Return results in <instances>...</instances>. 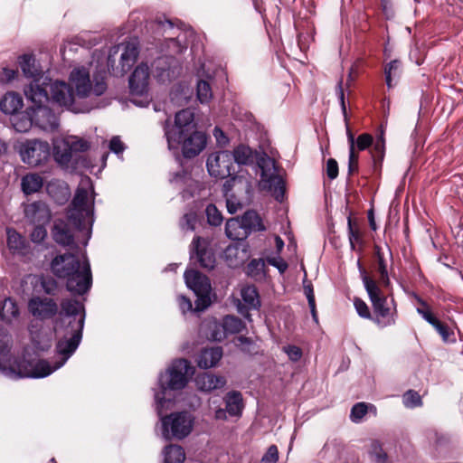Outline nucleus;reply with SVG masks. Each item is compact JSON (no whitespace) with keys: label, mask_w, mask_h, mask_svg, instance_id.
<instances>
[{"label":"nucleus","mask_w":463,"mask_h":463,"mask_svg":"<svg viewBox=\"0 0 463 463\" xmlns=\"http://www.w3.org/2000/svg\"><path fill=\"white\" fill-rule=\"evenodd\" d=\"M21 185L25 194H32L41 190L43 180L37 174H29L22 178Z\"/></svg>","instance_id":"38"},{"label":"nucleus","mask_w":463,"mask_h":463,"mask_svg":"<svg viewBox=\"0 0 463 463\" xmlns=\"http://www.w3.org/2000/svg\"><path fill=\"white\" fill-rule=\"evenodd\" d=\"M279 460V450L276 445L269 447L267 452L261 458L262 463H277Z\"/></svg>","instance_id":"51"},{"label":"nucleus","mask_w":463,"mask_h":463,"mask_svg":"<svg viewBox=\"0 0 463 463\" xmlns=\"http://www.w3.org/2000/svg\"><path fill=\"white\" fill-rule=\"evenodd\" d=\"M196 95L202 104L208 103L212 99L213 92L208 81L201 80L197 82Z\"/></svg>","instance_id":"41"},{"label":"nucleus","mask_w":463,"mask_h":463,"mask_svg":"<svg viewBox=\"0 0 463 463\" xmlns=\"http://www.w3.org/2000/svg\"><path fill=\"white\" fill-rule=\"evenodd\" d=\"M222 356V349L220 346L205 348L201 351L197 364L201 368L208 369L215 366Z\"/></svg>","instance_id":"29"},{"label":"nucleus","mask_w":463,"mask_h":463,"mask_svg":"<svg viewBox=\"0 0 463 463\" xmlns=\"http://www.w3.org/2000/svg\"><path fill=\"white\" fill-rule=\"evenodd\" d=\"M138 54V46L134 43L114 45L109 51L107 58L108 70L114 76H123L136 62Z\"/></svg>","instance_id":"10"},{"label":"nucleus","mask_w":463,"mask_h":463,"mask_svg":"<svg viewBox=\"0 0 463 463\" xmlns=\"http://www.w3.org/2000/svg\"><path fill=\"white\" fill-rule=\"evenodd\" d=\"M23 99L15 92H8L0 99V109L7 115H14L23 108Z\"/></svg>","instance_id":"30"},{"label":"nucleus","mask_w":463,"mask_h":463,"mask_svg":"<svg viewBox=\"0 0 463 463\" xmlns=\"http://www.w3.org/2000/svg\"><path fill=\"white\" fill-rule=\"evenodd\" d=\"M402 68L401 61L395 59L388 62L384 67V78L388 89L395 85L402 76Z\"/></svg>","instance_id":"34"},{"label":"nucleus","mask_w":463,"mask_h":463,"mask_svg":"<svg viewBox=\"0 0 463 463\" xmlns=\"http://www.w3.org/2000/svg\"><path fill=\"white\" fill-rule=\"evenodd\" d=\"M90 192H93L91 179L81 177L68 211L69 220L79 230L93 223V202L89 199Z\"/></svg>","instance_id":"7"},{"label":"nucleus","mask_w":463,"mask_h":463,"mask_svg":"<svg viewBox=\"0 0 463 463\" xmlns=\"http://www.w3.org/2000/svg\"><path fill=\"white\" fill-rule=\"evenodd\" d=\"M84 327V316L79 319L70 321L68 326H60L57 329L59 340L56 344V353L60 356L52 365L47 360H39L33 365L32 371L26 375L31 378H43L61 366L75 353L82 338Z\"/></svg>","instance_id":"1"},{"label":"nucleus","mask_w":463,"mask_h":463,"mask_svg":"<svg viewBox=\"0 0 463 463\" xmlns=\"http://www.w3.org/2000/svg\"><path fill=\"white\" fill-rule=\"evenodd\" d=\"M178 304L181 311L185 314L188 311L193 310V305L189 298H185L184 296H179L178 297Z\"/></svg>","instance_id":"61"},{"label":"nucleus","mask_w":463,"mask_h":463,"mask_svg":"<svg viewBox=\"0 0 463 463\" xmlns=\"http://www.w3.org/2000/svg\"><path fill=\"white\" fill-rule=\"evenodd\" d=\"M269 263L276 267L280 273H283L288 269V264L281 258H271L268 260Z\"/></svg>","instance_id":"62"},{"label":"nucleus","mask_w":463,"mask_h":463,"mask_svg":"<svg viewBox=\"0 0 463 463\" xmlns=\"http://www.w3.org/2000/svg\"><path fill=\"white\" fill-rule=\"evenodd\" d=\"M354 306L355 307V310L357 312V314L363 317V318H366V319H372L373 317H372V314L369 310V307L367 306V304L358 298H355L354 300Z\"/></svg>","instance_id":"50"},{"label":"nucleus","mask_w":463,"mask_h":463,"mask_svg":"<svg viewBox=\"0 0 463 463\" xmlns=\"http://www.w3.org/2000/svg\"><path fill=\"white\" fill-rule=\"evenodd\" d=\"M358 146H369L373 145V136L368 133L361 134L356 140Z\"/></svg>","instance_id":"64"},{"label":"nucleus","mask_w":463,"mask_h":463,"mask_svg":"<svg viewBox=\"0 0 463 463\" xmlns=\"http://www.w3.org/2000/svg\"><path fill=\"white\" fill-rule=\"evenodd\" d=\"M195 128L194 109L187 108L175 113L174 124L165 121L164 133L168 145H207L210 137Z\"/></svg>","instance_id":"4"},{"label":"nucleus","mask_w":463,"mask_h":463,"mask_svg":"<svg viewBox=\"0 0 463 463\" xmlns=\"http://www.w3.org/2000/svg\"><path fill=\"white\" fill-rule=\"evenodd\" d=\"M417 313L430 325H433L438 318L431 313L430 308L417 307Z\"/></svg>","instance_id":"59"},{"label":"nucleus","mask_w":463,"mask_h":463,"mask_svg":"<svg viewBox=\"0 0 463 463\" xmlns=\"http://www.w3.org/2000/svg\"><path fill=\"white\" fill-rule=\"evenodd\" d=\"M367 411L368 408L364 402H358L354 404L351 409L350 420L354 423L360 422L367 413Z\"/></svg>","instance_id":"45"},{"label":"nucleus","mask_w":463,"mask_h":463,"mask_svg":"<svg viewBox=\"0 0 463 463\" xmlns=\"http://www.w3.org/2000/svg\"><path fill=\"white\" fill-rule=\"evenodd\" d=\"M198 390L204 392H210L214 390L222 389L226 384V380L222 376H218L210 373H198L194 379Z\"/></svg>","instance_id":"24"},{"label":"nucleus","mask_w":463,"mask_h":463,"mask_svg":"<svg viewBox=\"0 0 463 463\" xmlns=\"http://www.w3.org/2000/svg\"><path fill=\"white\" fill-rule=\"evenodd\" d=\"M11 123L16 132L24 133L31 129L33 121L30 107L24 112H18L11 117Z\"/></svg>","instance_id":"32"},{"label":"nucleus","mask_w":463,"mask_h":463,"mask_svg":"<svg viewBox=\"0 0 463 463\" xmlns=\"http://www.w3.org/2000/svg\"><path fill=\"white\" fill-rule=\"evenodd\" d=\"M163 463H184L185 460V452L182 446L170 444L164 448Z\"/></svg>","instance_id":"37"},{"label":"nucleus","mask_w":463,"mask_h":463,"mask_svg":"<svg viewBox=\"0 0 463 463\" xmlns=\"http://www.w3.org/2000/svg\"><path fill=\"white\" fill-rule=\"evenodd\" d=\"M336 95L340 101L342 110L345 112V92L343 88V78L341 77L336 84Z\"/></svg>","instance_id":"60"},{"label":"nucleus","mask_w":463,"mask_h":463,"mask_svg":"<svg viewBox=\"0 0 463 463\" xmlns=\"http://www.w3.org/2000/svg\"><path fill=\"white\" fill-rule=\"evenodd\" d=\"M70 81L80 98L101 96L107 90L105 72L95 73L91 79L90 69L85 66L75 67L70 73Z\"/></svg>","instance_id":"8"},{"label":"nucleus","mask_w":463,"mask_h":463,"mask_svg":"<svg viewBox=\"0 0 463 463\" xmlns=\"http://www.w3.org/2000/svg\"><path fill=\"white\" fill-rule=\"evenodd\" d=\"M193 373V367L186 359H178L172 363L165 374L159 375L158 383L160 391L155 392L156 411L161 414V407L172 402V399L166 396V392L178 391L185 387L188 377Z\"/></svg>","instance_id":"6"},{"label":"nucleus","mask_w":463,"mask_h":463,"mask_svg":"<svg viewBox=\"0 0 463 463\" xmlns=\"http://www.w3.org/2000/svg\"><path fill=\"white\" fill-rule=\"evenodd\" d=\"M233 157L239 165H254L260 169V184L263 190L269 191L279 202H282L285 194V183L277 173L275 161L264 152L252 150L251 146H235Z\"/></svg>","instance_id":"3"},{"label":"nucleus","mask_w":463,"mask_h":463,"mask_svg":"<svg viewBox=\"0 0 463 463\" xmlns=\"http://www.w3.org/2000/svg\"><path fill=\"white\" fill-rule=\"evenodd\" d=\"M225 233L232 241H241L248 237L240 217L231 218L226 222Z\"/></svg>","instance_id":"31"},{"label":"nucleus","mask_w":463,"mask_h":463,"mask_svg":"<svg viewBox=\"0 0 463 463\" xmlns=\"http://www.w3.org/2000/svg\"><path fill=\"white\" fill-rule=\"evenodd\" d=\"M432 326L440 335L443 341L447 342L449 339L450 330L448 326L441 323L439 319L432 325Z\"/></svg>","instance_id":"57"},{"label":"nucleus","mask_w":463,"mask_h":463,"mask_svg":"<svg viewBox=\"0 0 463 463\" xmlns=\"http://www.w3.org/2000/svg\"><path fill=\"white\" fill-rule=\"evenodd\" d=\"M384 134H385V126H384V124L382 123L376 129V132L373 137V139L375 138V140H376L375 145H385Z\"/></svg>","instance_id":"63"},{"label":"nucleus","mask_w":463,"mask_h":463,"mask_svg":"<svg viewBox=\"0 0 463 463\" xmlns=\"http://www.w3.org/2000/svg\"><path fill=\"white\" fill-rule=\"evenodd\" d=\"M229 157L226 152L214 153L209 156L206 166L212 176L224 178L230 175L228 161L224 158Z\"/></svg>","instance_id":"23"},{"label":"nucleus","mask_w":463,"mask_h":463,"mask_svg":"<svg viewBox=\"0 0 463 463\" xmlns=\"http://www.w3.org/2000/svg\"><path fill=\"white\" fill-rule=\"evenodd\" d=\"M165 404L161 407L163 411ZM160 417V430L162 438L165 440H182L193 431L194 417L188 411L172 412L169 415Z\"/></svg>","instance_id":"9"},{"label":"nucleus","mask_w":463,"mask_h":463,"mask_svg":"<svg viewBox=\"0 0 463 463\" xmlns=\"http://www.w3.org/2000/svg\"><path fill=\"white\" fill-rule=\"evenodd\" d=\"M222 327L225 335H234L241 333L244 328L245 325L241 318L235 316H225L222 318Z\"/></svg>","instance_id":"40"},{"label":"nucleus","mask_w":463,"mask_h":463,"mask_svg":"<svg viewBox=\"0 0 463 463\" xmlns=\"http://www.w3.org/2000/svg\"><path fill=\"white\" fill-rule=\"evenodd\" d=\"M373 308L372 320L381 328L395 325L397 308L394 299L390 300L382 294L378 285L366 289Z\"/></svg>","instance_id":"11"},{"label":"nucleus","mask_w":463,"mask_h":463,"mask_svg":"<svg viewBox=\"0 0 463 463\" xmlns=\"http://www.w3.org/2000/svg\"><path fill=\"white\" fill-rule=\"evenodd\" d=\"M370 455L375 463H386L387 454L383 450L381 445L377 441L372 443Z\"/></svg>","instance_id":"46"},{"label":"nucleus","mask_w":463,"mask_h":463,"mask_svg":"<svg viewBox=\"0 0 463 463\" xmlns=\"http://www.w3.org/2000/svg\"><path fill=\"white\" fill-rule=\"evenodd\" d=\"M18 316L19 308L15 301L10 298H5L0 307V318L6 323H11Z\"/></svg>","instance_id":"39"},{"label":"nucleus","mask_w":463,"mask_h":463,"mask_svg":"<svg viewBox=\"0 0 463 463\" xmlns=\"http://www.w3.org/2000/svg\"><path fill=\"white\" fill-rule=\"evenodd\" d=\"M151 67L155 78L160 82L174 80L177 76L180 69L178 61L172 55L157 57L152 62Z\"/></svg>","instance_id":"15"},{"label":"nucleus","mask_w":463,"mask_h":463,"mask_svg":"<svg viewBox=\"0 0 463 463\" xmlns=\"http://www.w3.org/2000/svg\"><path fill=\"white\" fill-rule=\"evenodd\" d=\"M357 268L359 269L360 277L362 279L365 289L377 285L376 281L368 276L366 270L364 269L359 260H357Z\"/></svg>","instance_id":"53"},{"label":"nucleus","mask_w":463,"mask_h":463,"mask_svg":"<svg viewBox=\"0 0 463 463\" xmlns=\"http://www.w3.org/2000/svg\"><path fill=\"white\" fill-rule=\"evenodd\" d=\"M52 145H60V142L53 140ZM61 145H90V142L78 137H68L61 140Z\"/></svg>","instance_id":"54"},{"label":"nucleus","mask_w":463,"mask_h":463,"mask_svg":"<svg viewBox=\"0 0 463 463\" xmlns=\"http://www.w3.org/2000/svg\"><path fill=\"white\" fill-rule=\"evenodd\" d=\"M25 218L33 224H47L51 220V211L48 205L42 202H33L24 209Z\"/></svg>","instance_id":"21"},{"label":"nucleus","mask_w":463,"mask_h":463,"mask_svg":"<svg viewBox=\"0 0 463 463\" xmlns=\"http://www.w3.org/2000/svg\"><path fill=\"white\" fill-rule=\"evenodd\" d=\"M213 135L215 137L216 145H229L230 139L220 127H214Z\"/></svg>","instance_id":"56"},{"label":"nucleus","mask_w":463,"mask_h":463,"mask_svg":"<svg viewBox=\"0 0 463 463\" xmlns=\"http://www.w3.org/2000/svg\"><path fill=\"white\" fill-rule=\"evenodd\" d=\"M205 146H182L183 156L191 159L198 156Z\"/></svg>","instance_id":"58"},{"label":"nucleus","mask_w":463,"mask_h":463,"mask_svg":"<svg viewBox=\"0 0 463 463\" xmlns=\"http://www.w3.org/2000/svg\"><path fill=\"white\" fill-rule=\"evenodd\" d=\"M61 313L63 317H61V325L62 326H68L70 321H73V319H79L80 316L85 317L84 306L82 303L77 300L72 299H65L61 303Z\"/></svg>","instance_id":"26"},{"label":"nucleus","mask_w":463,"mask_h":463,"mask_svg":"<svg viewBox=\"0 0 463 463\" xmlns=\"http://www.w3.org/2000/svg\"><path fill=\"white\" fill-rule=\"evenodd\" d=\"M47 84L51 103L55 102L61 107H65L69 110L77 112L72 87L64 81L55 80L52 82L49 77Z\"/></svg>","instance_id":"14"},{"label":"nucleus","mask_w":463,"mask_h":463,"mask_svg":"<svg viewBox=\"0 0 463 463\" xmlns=\"http://www.w3.org/2000/svg\"><path fill=\"white\" fill-rule=\"evenodd\" d=\"M44 225L45 224H35V227L30 234V238L33 242L41 243L45 240L47 237V231Z\"/></svg>","instance_id":"49"},{"label":"nucleus","mask_w":463,"mask_h":463,"mask_svg":"<svg viewBox=\"0 0 463 463\" xmlns=\"http://www.w3.org/2000/svg\"><path fill=\"white\" fill-rule=\"evenodd\" d=\"M195 295L197 296V299L194 303V311H203L211 305L210 292H199Z\"/></svg>","instance_id":"47"},{"label":"nucleus","mask_w":463,"mask_h":463,"mask_svg":"<svg viewBox=\"0 0 463 463\" xmlns=\"http://www.w3.org/2000/svg\"><path fill=\"white\" fill-rule=\"evenodd\" d=\"M241 295L243 301V307H238L239 312L244 317H249L250 315L245 314L243 309H258L260 307L258 291L254 286H246L241 288Z\"/></svg>","instance_id":"27"},{"label":"nucleus","mask_w":463,"mask_h":463,"mask_svg":"<svg viewBox=\"0 0 463 463\" xmlns=\"http://www.w3.org/2000/svg\"><path fill=\"white\" fill-rule=\"evenodd\" d=\"M207 222L212 226H220L222 223L223 217L219 209L213 203L207 205L205 209Z\"/></svg>","instance_id":"42"},{"label":"nucleus","mask_w":463,"mask_h":463,"mask_svg":"<svg viewBox=\"0 0 463 463\" xmlns=\"http://www.w3.org/2000/svg\"><path fill=\"white\" fill-rule=\"evenodd\" d=\"M51 269L56 277L66 279V288L71 293L83 295L90 290L92 276L85 255L81 260L73 253L58 255L52 260Z\"/></svg>","instance_id":"2"},{"label":"nucleus","mask_w":463,"mask_h":463,"mask_svg":"<svg viewBox=\"0 0 463 463\" xmlns=\"http://www.w3.org/2000/svg\"><path fill=\"white\" fill-rule=\"evenodd\" d=\"M283 351L288 354L289 360L292 362H298L302 357V351L297 345H286L283 347Z\"/></svg>","instance_id":"52"},{"label":"nucleus","mask_w":463,"mask_h":463,"mask_svg":"<svg viewBox=\"0 0 463 463\" xmlns=\"http://www.w3.org/2000/svg\"><path fill=\"white\" fill-rule=\"evenodd\" d=\"M6 233L9 250L14 253H24L27 246L25 238L12 228H8Z\"/></svg>","instance_id":"36"},{"label":"nucleus","mask_w":463,"mask_h":463,"mask_svg":"<svg viewBox=\"0 0 463 463\" xmlns=\"http://www.w3.org/2000/svg\"><path fill=\"white\" fill-rule=\"evenodd\" d=\"M246 258V250L237 243L230 244L223 251V259L226 264L232 269L242 265Z\"/></svg>","instance_id":"28"},{"label":"nucleus","mask_w":463,"mask_h":463,"mask_svg":"<svg viewBox=\"0 0 463 463\" xmlns=\"http://www.w3.org/2000/svg\"><path fill=\"white\" fill-rule=\"evenodd\" d=\"M19 65L24 77L32 79L27 86L37 82V85H44V89H48V77L44 76L43 71L32 54H24L19 57Z\"/></svg>","instance_id":"18"},{"label":"nucleus","mask_w":463,"mask_h":463,"mask_svg":"<svg viewBox=\"0 0 463 463\" xmlns=\"http://www.w3.org/2000/svg\"><path fill=\"white\" fill-rule=\"evenodd\" d=\"M19 153L24 163L35 167L48 160L51 146H22Z\"/></svg>","instance_id":"20"},{"label":"nucleus","mask_w":463,"mask_h":463,"mask_svg":"<svg viewBox=\"0 0 463 463\" xmlns=\"http://www.w3.org/2000/svg\"><path fill=\"white\" fill-rule=\"evenodd\" d=\"M403 404L407 408H415L422 405L420 395L413 390H409L403 394Z\"/></svg>","instance_id":"44"},{"label":"nucleus","mask_w":463,"mask_h":463,"mask_svg":"<svg viewBox=\"0 0 463 463\" xmlns=\"http://www.w3.org/2000/svg\"><path fill=\"white\" fill-rule=\"evenodd\" d=\"M243 228H245L248 236L252 232L264 231L265 227L261 222L259 214L254 211H247L241 217H240Z\"/></svg>","instance_id":"35"},{"label":"nucleus","mask_w":463,"mask_h":463,"mask_svg":"<svg viewBox=\"0 0 463 463\" xmlns=\"http://www.w3.org/2000/svg\"><path fill=\"white\" fill-rule=\"evenodd\" d=\"M191 259L195 260L205 269H213L216 260L207 240L195 236L191 244Z\"/></svg>","instance_id":"16"},{"label":"nucleus","mask_w":463,"mask_h":463,"mask_svg":"<svg viewBox=\"0 0 463 463\" xmlns=\"http://www.w3.org/2000/svg\"><path fill=\"white\" fill-rule=\"evenodd\" d=\"M129 91L132 102L138 107H146L149 104V67L146 63L137 65L128 80Z\"/></svg>","instance_id":"12"},{"label":"nucleus","mask_w":463,"mask_h":463,"mask_svg":"<svg viewBox=\"0 0 463 463\" xmlns=\"http://www.w3.org/2000/svg\"><path fill=\"white\" fill-rule=\"evenodd\" d=\"M225 408H219L214 411V419L227 420L228 416L241 417L244 409L243 398L240 392H228L223 397Z\"/></svg>","instance_id":"17"},{"label":"nucleus","mask_w":463,"mask_h":463,"mask_svg":"<svg viewBox=\"0 0 463 463\" xmlns=\"http://www.w3.org/2000/svg\"><path fill=\"white\" fill-rule=\"evenodd\" d=\"M326 173L329 179L334 180L338 175V164L334 158H329L326 165Z\"/></svg>","instance_id":"55"},{"label":"nucleus","mask_w":463,"mask_h":463,"mask_svg":"<svg viewBox=\"0 0 463 463\" xmlns=\"http://www.w3.org/2000/svg\"><path fill=\"white\" fill-rule=\"evenodd\" d=\"M197 223V215L194 212L184 213L179 221L180 229L184 232H193Z\"/></svg>","instance_id":"43"},{"label":"nucleus","mask_w":463,"mask_h":463,"mask_svg":"<svg viewBox=\"0 0 463 463\" xmlns=\"http://www.w3.org/2000/svg\"><path fill=\"white\" fill-rule=\"evenodd\" d=\"M347 224H348V239H349V242H350V247L353 250H354L355 244L362 242L361 234H360V232L358 229L354 228L352 220L350 217L348 218Z\"/></svg>","instance_id":"48"},{"label":"nucleus","mask_w":463,"mask_h":463,"mask_svg":"<svg viewBox=\"0 0 463 463\" xmlns=\"http://www.w3.org/2000/svg\"><path fill=\"white\" fill-rule=\"evenodd\" d=\"M37 82L24 88V95L32 103L30 111L35 127L44 132H54L59 128V118L50 107L51 99L48 89Z\"/></svg>","instance_id":"5"},{"label":"nucleus","mask_w":463,"mask_h":463,"mask_svg":"<svg viewBox=\"0 0 463 463\" xmlns=\"http://www.w3.org/2000/svg\"><path fill=\"white\" fill-rule=\"evenodd\" d=\"M374 255L377 262V270L379 273V281L384 286L388 287L390 285L389 273L387 269V259L385 257L384 251L382 247L375 245L374 246Z\"/></svg>","instance_id":"33"},{"label":"nucleus","mask_w":463,"mask_h":463,"mask_svg":"<svg viewBox=\"0 0 463 463\" xmlns=\"http://www.w3.org/2000/svg\"><path fill=\"white\" fill-rule=\"evenodd\" d=\"M184 281L186 286L197 294L199 292H211V283L209 279L194 269H189L184 272Z\"/></svg>","instance_id":"25"},{"label":"nucleus","mask_w":463,"mask_h":463,"mask_svg":"<svg viewBox=\"0 0 463 463\" xmlns=\"http://www.w3.org/2000/svg\"><path fill=\"white\" fill-rule=\"evenodd\" d=\"M28 309L34 317L47 319L56 315L58 306L52 298L34 297L29 300Z\"/></svg>","instance_id":"19"},{"label":"nucleus","mask_w":463,"mask_h":463,"mask_svg":"<svg viewBox=\"0 0 463 463\" xmlns=\"http://www.w3.org/2000/svg\"><path fill=\"white\" fill-rule=\"evenodd\" d=\"M74 147L52 146L53 157L57 164L64 168L76 169L81 166L92 170L97 164L82 155L86 151L85 148L89 146H80V149H75Z\"/></svg>","instance_id":"13"},{"label":"nucleus","mask_w":463,"mask_h":463,"mask_svg":"<svg viewBox=\"0 0 463 463\" xmlns=\"http://www.w3.org/2000/svg\"><path fill=\"white\" fill-rule=\"evenodd\" d=\"M52 234L54 241L63 247H69L71 250H78L79 247L74 241L73 234L69 225L62 220L55 221Z\"/></svg>","instance_id":"22"}]
</instances>
